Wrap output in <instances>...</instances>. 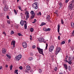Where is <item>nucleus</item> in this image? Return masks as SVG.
Wrapping results in <instances>:
<instances>
[{"mask_svg": "<svg viewBox=\"0 0 74 74\" xmlns=\"http://www.w3.org/2000/svg\"><path fill=\"white\" fill-rule=\"evenodd\" d=\"M69 58L68 59V60L69 61H67V59H66L64 60L65 62V63H67V62L68 63H69V64L71 65V64H72V62H71V61L72 60H73V59H74V58H73V57L72 56H69Z\"/></svg>", "mask_w": 74, "mask_h": 74, "instance_id": "1", "label": "nucleus"}, {"mask_svg": "<svg viewBox=\"0 0 74 74\" xmlns=\"http://www.w3.org/2000/svg\"><path fill=\"white\" fill-rule=\"evenodd\" d=\"M37 49L39 52V53H40V54H42V55H44V53H43V49H41L40 48L37 47Z\"/></svg>", "mask_w": 74, "mask_h": 74, "instance_id": "2", "label": "nucleus"}, {"mask_svg": "<svg viewBox=\"0 0 74 74\" xmlns=\"http://www.w3.org/2000/svg\"><path fill=\"white\" fill-rule=\"evenodd\" d=\"M37 2H36L34 3L32 5V7L33 8H35V10L37 9L38 6H37Z\"/></svg>", "mask_w": 74, "mask_h": 74, "instance_id": "3", "label": "nucleus"}, {"mask_svg": "<svg viewBox=\"0 0 74 74\" xmlns=\"http://www.w3.org/2000/svg\"><path fill=\"white\" fill-rule=\"evenodd\" d=\"M74 7V5H72V4H70L68 6V9L70 10V11H71L73 8Z\"/></svg>", "mask_w": 74, "mask_h": 74, "instance_id": "4", "label": "nucleus"}, {"mask_svg": "<svg viewBox=\"0 0 74 74\" xmlns=\"http://www.w3.org/2000/svg\"><path fill=\"white\" fill-rule=\"evenodd\" d=\"M62 50V49H61V48L60 47H57V49H56V55L58 54V53H59L60 51Z\"/></svg>", "mask_w": 74, "mask_h": 74, "instance_id": "5", "label": "nucleus"}, {"mask_svg": "<svg viewBox=\"0 0 74 74\" xmlns=\"http://www.w3.org/2000/svg\"><path fill=\"white\" fill-rule=\"evenodd\" d=\"M22 58V55L20 54L18 56H17L16 57V58L17 60H19Z\"/></svg>", "mask_w": 74, "mask_h": 74, "instance_id": "6", "label": "nucleus"}, {"mask_svg": "<svg viewBox=\"0 0 74 74\" xmlns=\"http://www.w3.org/2000/svg\"><path fill=\"white\" fill-rule=\"evenodd\" d=\"M22 46L24 48H26L27 47V43L25 42H23L22 43Z\"/></svg>", "mask_w": 74, "mask_h": 74, "instance_id": "7", "label": "nucleus"}, {"mask_svg": "<svg viewBox=\"0 0 74 74\" xmlns=\"http://www.w3.org/2000/svg\"><path fill=\"white\" fill-rule=\"evenodd\" d=\"M8 9V7L7 6V5H6L5 6V7L3 8V10L5 12H6Z\"/></svg>", "mask_w": 74, "mask_h": 74, "instance_id": "8", "label": "nucleus"}, {"mask_svg": "<svg viewBox=\"0 0 74 74\" xmlns=\"http://www.w3.org/2000/svg\"><path fill=\"white\" fill-rule=\"evenodd\" d=\"M54 48V46H51L50 48H49V52H52V51L53 50Z\"/></svg>", "mask_w": 74, "mask_h": 74, "instance_id": "9", "label": "nucleus"}, {"mask_svg": "<svg viewBox=\"0 0 74 74\" xmlns=\"http://www.w3.org/2000/svg\"><path fill=\"white\" fill-rule=\"evenodd\" d=\"M11 45H13V47H15V41L14 40H12L11 42Z\"/></svg>", "mask_w": 74, "mask_h": 74, "instance_id": "10", "label": "nucleus"}, {"mask_svg": "<svg viewBox=\"0 0 74 74\" xmlns=\"http://www.w3.org/2000/svg\"><path fill=\"white\" fill-rule=\"evenodd\" d=\"M63 66L64 67V69H65V70H67L68 69L67 65L66 64H63Z\"/></svg>", "mask_w": 74, "mask_h": 74, "instance_id": "11", "label": "nucleus"}, {"mask_svg": "<svg viewBox=\"0 0 74 74\" xmlns=\"http://www.w3.org/2000/svg\"><path fill=\"white\" fill-rule=\"evenodd\" d=\"M50 19H51L50 16L48 15L47 17V19L48 22H49V21H50Z\"/></svg>", "mask_w": 74, "mask_h": 74, "instance_id": "12", "label": "nucleus"}, {"mask_svg": "<svg viewBox=\"0 0 74 74\" xmlns=\"http://www.w3.org/2000/svg\"><path fill=\"white\" fill-rule=\"evenodd\" d=\"M2 53L4 54V53H6V50L4 49V48H3L2 50Z\"/></svg>", "mask_w": 74, "mask_h": 74, "instance_id": "13", "label": "nucleus"}, {"mask_svg": "<svg viewBox=\"0 0 74 74\" xmlns=\"http://www.w3.org/2000/svg\"><path fill=\"white\" fill-rule=\"evenodd\" d=\"M24 21L23 20H21L20 22V24L21 26H23L24 25Z\"/></svg>", "mask_w": 74, "mask_h": 74, "instance_id": "14", "label": "nucleus"}, {"mask_svg": "<svg viewBox=\"0 0 74 74\" xmlns=\"http://www.w3.org/2000/svg\"><path fill=\"white\" fill-rule=\"evenodd\" d=\"M38 40L40 42H44V40L42 38H40L38 39Z\"/></svg>", "mask_w": 74, "mask_h": 74, "instance_id": "15", "label": "nucleus"}, {"mask_svg": "<svg viewBox=\"0 0 74 74\" xmlns=\"http://www.w3.org/2000/svg\"><path fill=\"white\" fill-rule=\"evenodd\" d=\"M26 69L27 70H30L31 69L30 66H27L26 67Z\"/></svg>", "mask_w": 74, "mask_h": 74, "instance_id": "16", "label": "nucleus"}, {"mask_svg": "<svg viewBox=\"0 0 74 74\" xmlns=\"http://www.w3.org/2000/svg\"><path fill=\"white\" fill-rule=\"evenodd\" d=\"M4 5H7V2L3 0L2 1Z\"/></svg>", "mask_w": 74, "mask_h": 74, "instance_id": "17", "label": "nucleus"}, {"mask_svg": "<svg viewBox=\"0 0 74 74\" xmlns=\"http://www.w3.org/2000/svg\"><path fill=\"white\" fill-rule=\"evenodd\" d=\"M71 27H72V28H73H73H74V23L73 22H72L71 23Z\"/></svg>", "mask_w": 74, "mask_h": 74, "instance_id": "18", "label": "nucleus"}, {"mask_svg": "<svg viewBox=\"0 0 74 74\" xmlns=\"http://www.w3.org/2000/svg\"><path fill=\"white\" fill-rule=\"evenodd\" d=\"M60 25H58V33H59V34H60L59 33L60 32Z\"/></svg>", "mask_w": 74, "mask_h": 74, "instance_id": "19", "label": "nucleus"}, {"mask_svg": "<svg viewBox=\"0 0 74 74\" xmlns=\"http://www.w3.org/2000/svg\"><path fill=\"white\" fill-rule=\"evenodd\" d=\"M59 6H60L59 8H62V6H63V4L61 3H60L59 4Z\"/></svg>", "mask_w": 74, "mask_h": 74, "instance_id": "20", "label": "nucleus"}, {"mask_svg": "<svg viewBox=\"0 0 74 74\" xmlns=\"http://www.w3.org/2000/svg\"><path fill=\"white\" fill-rule=\"evenodd\" d=\"M46 25V23H45L42 22L41 23V24L40 25V26H44V25Z\"/></svg>", "mask_w": 74, "mask_h": 74, "instance_id": "21", "label": "nucleus"}, {"mask_svg": "<svg viewBox=\"0 0 74 74\" xmlns=\"http://www.w3.org/2000/svg\"><path fill=\"white\" fill-rule=\"evenodd\" d=\"M33 57H30L28 59V60L29 61H31V60H33Z\"/></svg>", "mask_w": 74, "mask_h": 74, "instance_id": "22", "label": "nucleus"}, {"mask_svg": "<svg viewBox=\"0 0 74 74\" xmlns=\"http://www.w3.org/2000/svg\"><path fill=\"white\" fill-rule=\"evenodd\" d=\"M74 0H73L70 3V4L72 5H74Z\"/></svg>", "mask_w": 74, "mask_h": 74, "instance_id": "23", "label": "nucleus"}, {"mask_svg": "<svg viewBox=\"0 0 74 74\" xmlns=\"http://www.w3.org/2000/svg\"><path fill=\"white\" fill-rule=\"evenodd\" d=\"M27 23H25L24 24V27L25 29H27Z\"/></svg>", "mask_w": 74, "mask_h": 74, "instance_id": "24", "label": "nucleus"}, {"mask_svg": "<svg viewBox=\"0 0 74 74\" xmlns=\"http://www.w3.org/2000/svg\"><path fill=\"white\" fill-rule=\"evenodd\" d=\"M51 28H46V32H48V31H51Z\"/></svg>", "mask_w": 74, "mask_h": 74, "instance_id": "25", "label": "nucleus"}, {"mask_svg": "<svg viewBox=\"0 0 74 74\" xmlns=\"http://www.w3.org/2000/svg\"><path fill=\"white\" fill-rule=\"evenodd\" d=\"M34 16H35V13H34V15H32V16H31V18L32 19H33L34 18Z\"/></svg>", "mask_w": 74, "mask_h": 74, "instance_id": "26", "label": "nucleus"}, {"mask_svg": "<svg viewBox=\"0 0 74 74\" xmlns=\"http://www.w3.org/2000/svg\"><path fill=\"white\" fill-rule=\"evenodd\" d=\"M30 31L31 32H33V31H34V29H33V28H31L30 29Z\"/></svg>", "mask_w": 74, "mask_h": 74, "instance_id": "27", "label": "nucleus"}, {"mask_svg": "<svg viewBox=\"0 0 74 74\" xmlns=\"http://www.w3.org/2000/svg\"><path fill=\"white\" fill-rule=\"evenodd\" d=\"M18 70H15V71H14V73H16V74H18Z\"/></svg>", "mask_w": 74, "mask_h": 74, "instance_id": "28", "label": "nucleus"}, {"mask_svg": "<svg viewBox=\"0 0 74 74\" xmlns=\"http://www.w3.org/2000/svg\"><path fill=\"white\" fill-rule=\"evenodd\" d=\"M6 56L7 57H8V58H9V59H11V57L10 56L8 55V54H6Z\"/></svg>", "mask_w": 74, "mask_h": 74, "instance_id": "29", "label": "nucleus"}, {"mask_svg": "<svg viewBox=\"0 0 74 74\" xmlns=\"http://www.w3.org/2000/svg\"><path fill=\"white\" fill-rule=\"evenodd\" d=\"M69 67V69L68 70H69V71H71V67H70V66H68Z\"/></svg>", "mask_w": 74, "mask_h": 74, "instance_id": "30", "label": "nucleus"}, {"mask_svg": "<svg viewBox=\"0 0 74 74\" xmlns=\"http://www.w3.org/2000/svg\"><path fill=\"white\" fill-rule=\"evenodd\" d=\"M18 8L19 10H20L21 11H23V10H22V9H21V6H18Z\"/></svg>", "mask_w": 74, "mask_h": 74, "instance_id": "31", "label": "nucleus"}, {"mask_svg": "<svg viewBox=\"0 0 74 74\" xmlns=\"http://www.w3.org/2000/svg\"><path fill=\"white\" fill-rule=\"evenodd\" d=\"M14 11L15 15H16L17 14V12H16V10H15V9H14Z\"/></svg>", "mask_w": 74, "mask_h": 74, "instance_id": "32", "label": "nucleus"}, {"mask_svg": "<svg viewBox=\"0 0 74 74\" xmlns=\"http://www.w3.org/2000/svg\"><path fill=\"white\" fill-rule=\"evenodd\" d=\"M31 14H32V15H34V11L32 10L31 12Z\"/></svg>", "mask_w": 74, "mask_h": 74, "instance_id": "33", "label": "nucleus"}, {"mask_svg": "<svg viewBox=\"0 0 74 74\" xmlns=\"http://www.w3.org/2000/svg\"><path fill=\"white\" fill-rule=\"evenodd\" d=\"M61 22L62 23V24H64V21H63V19H61Z\"/></svg>", "mask_w": 74, "mask_h": 74, "instance_id": "34", "label": "nucleus"}, {"mask_svg": "<svg viewBox=\"0 0 74 74\" xmlns=\"http://www.w3.org/2000/svg\"><path fill=\"white\" fill-rule=\"evenodd\" d=\"M27 13V15H29V12L28 11H26L25 13V14Z\"/></svg>", "mask_w": 74, "mask_h": 74, "instance_id": "35", "label": "nucleus"}, {"mask_svg": "<svg viewBox=\"0 0 74 74\" xmlns=\"http://www.w3.org/2000/svg\"><path fill=\"white\" fill-rule=\"evenodd\" d=\"M12 65H11L10 66V70H12Z\"/></svg>", "mask_w": 74, "mask_h": 74, "instance_id": "36", "label": "nucleus"}, {"mask_svg": "<svg viewBox=\"0 0 74 74\" xmlns=\"http://www.w3.org/2000/svg\"><path fill=\"white\" fill-rule=\"evenodd\" d=\"M39 73H42V70H41V69H40L39 70Z\"/></svg>", "mask_w": 74, "mask_h": 74, "instance_id": "37", "label": "nucleus"}, {"mask_svg": "<svg viewBox=\"0 0 74 74\" xmlns=\"http://www.w3.org/2000/svg\"><path fill=\"white\" fill-rule=\"evenodd\" d=\"M65 44V41H62L61 43V44Z\"/></svg>", "mask_w": 74, "mask_h": 74, "instance_id": "38", "label": "nucleus"}, {"mask_svg": "<svg viewBox=\"0 0 74 74\" xmlns=\"http://www.w3.org/2000/svg\"><path fill=\"white\" fill-rule=\"evenodd\" d=\"M14 33V32L13 31H12L10 33L11 34H13Z\"/></svg>", "mask_w": 74, "mask_h": 74, "instance_id": "39", "label": "nucleus"}, {"mask_svg": "<svg viewBox=\"0 0 74 74\" xmlns=\"http://www.w3.org/2000/svg\"><path fill=\"white\" fill-rule=\"evenodd\" d=\"M46 46L45 49H47L48 48V44L47 43L46 44Z\"/></svg>", "mask_w": 74, "mask_h": 74, "instance_id": "40", "label": "nucleus"}, {"mask_svg": "<svg viewBox=\"0 0 74 74\" xmlns=\"http://www.w3.org/2000/svg\"><path fill=\"white\" fill-rule=\"evenodd\" d=\"M46 29H47V28H43V30L44 31H45V32H46Z\"/></svg>", "mask_w": 74, "mask_h": 74, "instance_id": "41", "label": "nucleus"}, {"mask_svg": "<svg viewBox=\"0 0 74 74\" xmlns=\"http://www.w3.org/2000/svg\"><path fill=\"white\" fill-rule=\"evenodd\" d=\"M29 15H27L26 16V19H27L28 18H29Z\"/></svg>", "mask_w": 74, "mask_h": 74, "instance_id": "42", "label": "nucleus"}, {"mask_svg": "<svg viewBox=\"0 0 74 74\" xmlns=\"http://www.w3.org/2000/svg\"><path fill=\"white\" fill-rule=\"evenodd\" d=\"M3 34H5V36H6V33H5V32H3Z\"/></svg>", "mask_w": 74, "mask_h": 74, "instance_id": "43", "label": "nucleus"}, {"mask_svg": "<svg viewBox=\"0 0 74 74\" xmlns=\"http://www.w3.org/2000/svg\"><path fill=\"white\" fill-rule=\"evenodd\" d=\"M19 68L20 70H22V69H23V67H22V66L19 67Z\"/></svg>", "mask_w": 74, "mask_h": 74, "instance_id": "44", "label": "nucleus"}, {"mask_svg": "<svg viewBox=\"0 0 74 74\" xmlns=\"http://www.w3.org/2000/svg\"><path fill=\"white\" fill-rule=\"evenodd\" d=\"M36 47V46L34 45L32 46V48H34H34H35Z\"/></svg>", "mask_w": 74, "mask_h": 74, "instance_id": "45", "label": "nucleus"}, {"mask_svg": "<svg viewBox=\"0 0 74 74\" xmlns=\"http://www.w3.org/2000/svg\"><path fill=\"white\" fill-rule=\"evenodd\" d=\"M74 30L73 32L72 33V34H73V36H74Z\"/></svg>", "mask_w": 74, "mask_h": 74, "instance_id": "46", "label": "nucleus"}, {"mask_svg": "<svg viewBox=\"0 0 74 74\" xmlns=\"http://www.w3.org/2000/svg\"><path fill=\"white\" fill-rule=\"evenodd\" d=\"M58 40H60V36H58Z\"/></svg>", "mask_w": 74, "mask_h": 74, "instance_id": "47", "label": "nucleus"}, {"mask_svg": "<svg viewBox=\"0 0 74 74\" xmlns=\"http://www.w3.org/2000/svg\"><path fill=\"white\" fill-rule=\"evenodd\" d=\"M7 23H9V24H10V21H7Z\"/></svg>", "mask_w": 74, "mask_h": 74, "instance_id": "48", "label": "nucleus"}, {"mask_svg": "<svg viewBox=\"0 0 74 74\" xmlns=\"http://www.w3.org/2000/svg\"><path fill=\"white\" fill-rule=\"evenodd\" d=\"M21 34L19 33H18L17 34L18 35V36H21Z\"/></svg>", "mask_w": 74, "mask_h": 74, "instance_id": "49", "label": "nucleus"}, {"mask_svg": "<svg viewBox=\"0 0 74 74\" xmlns=\"http://www.w3.org/2000/svg\"><path fill=\"white\" fill-rule=\"evenodd\" d=\"M67 58H68V56H66L65 59L66 60V59H67Z\"/></svg>", "mask_w": 74, "mask_h": 74, "instance_id": "50", "label": "nucleus"}, {"mask_svg": "<svg viewBox=\"0 0 74 74\" xmlns=\"http://www.w3.org/2000/svg\"><path fill=\"white\" fill-rule=\"evenodd\" d=\"M27 72H28V71L26 70H25V73H27Z\"/></svg>", "mask_w": 74, "mask_h": 74, "instance_id": "51", "label": "nucleus"}, {"mask_svg": "<svg viewBox=\"0 0 74 74\" xmlns=\"http://www.w3.org/2000/svg\"><path fill=\"white\" fill-rule=\"evenodd\" d=\"M33 54L32 53H31L30 54V56H33Z\"/></svg>", "mask_w": 74, "mask_h": 74, "instance_id": "52", "label": "nucleus"}, {"mask_svg": "<svg viewBox=\"0 0 74 74\" xmlns=\"http://www.w3.org/2000/svg\"><path fill=\"white\" fill-rule=\"evenodd\" d=\"M69 0H66L65 2L66 3H67L69 1Z\"/></svg>", "mask_w": 74, "mask_h": 74, "instance_id": "53", "label": "nucleus"}, {"mask_svg": "<svg viewBox=\"0 0 74 74\" xmlns=\"http://www.w3.org/2000/svg\"><path fill=\"white\" fill-rule=\"evenodd\" d=\"M7 19L10 18L9 17V16H7Z\"/></svg>", "mask_w": 74, "mask_h": 74, "instance_id": "54", "label": "nucleus"}, {"mask_svg": "<svg viewBox=\"0 0 74 74\" xmlns=\"http://www.w3.org/2000/svg\"><path fill=\"white\" fill-rule=\"evenodd\" d=\"M39 15H41V12H40L39 13Z\"/></svg>", "mask_w": 74, "mask_h": 74, "instance_id": "55", "label": "nucleus"}, {"mask_svg": "<svg viewBox=\"0 0 74 74\" xmlns=\"http://www.w3.org/2000/svg\"><path fill=\"white\" fill-rule=\"evenodd\" d=\"M2 66H0V70H1L2 69Z\"/></svg>", "mask_w": 74, "mask_h": 74, "instance_id": "56", "label": "nucleus"}, {"mask_svg": "<svg viewBox=\"0 0 74 74\" xmlns=\"http://www.w3.org/2000/svg\"><path fill=\"white\" fill-rule=\"evenodd\" d=\"M71 41V40L70 39H69L68 40V42H70Z\"/></svg>", "mask_w": 74, "mask_h": 74, "instance_id": "57", "label": "nucleus"}, {"mask_svg": "<svg viewBox=\"0 0 74 74\" xmlns=\"http://www.w3.org/2000/svg\"><path fill=\"white\" fill-rule=\"evenodd\" d=\"M24 22H25V23H27V22H26V21H24Z\"/></svg>", "mask_w": 74, "mask_h": 74, "instance_id": "58", "label": "nucleus"}, {"mask_svg": "<svg viewBox=\"0 0 74 74\" xmlns=\"http://www.w3.org/2000/svg\"><path fill=\"white\" fill-rule=\"evenodd\" d=\"M5 67H7V68L8 67V65H5Z\"/></svg>", "mask_w": 74, "mask_h": 74, "instance_id": "59", "label": "nucleus"}, {"mask_svg": "<svg viewBox=\"0 0 74 74\" xmlns=\"http://www.w3.org/2000/svg\"><path fill=\"white\" fill-rule=\"evenodd\" d=\"M34 22H36V21H37V20H36V19H34Z\"/></svg>", "mask_w": 74, "mask_h": 74, "instance_id": "60", "label": "nucleus"}, {"mask_svg": "<svg viewBox=\"0 0 74 74\" xmlns=\"http://www.w3.org/2000/svg\"><path fill=\"white\" fill-rule=\"evenodd\" d=\"M48 66H49V65H50V66H51V64H47Z\"/></svg>", "mask_w": 74, "mask_h": 74, "instance_id": "61", "label": "nucleus"}, {"mask_svg": "<svg viewBox=\"0 0 74 74\" xmlns=\"http://www.w3.org/2000/svg\"><path fill=\"white\" fill-rule=\"evenodd\" d=\"M16 28L18 29V25H16Z\"/></svg>", "mask_w": 74, "mask_h": 74, "instance_id": "62", "label": "nucleus"}, {"mask_svg": "<svg viewBox=\"0 0 74 74\" xmlns=\"http://www.w3.org/2000/svg\"><path fill=\"white\" fill-rule=\"evenodd\" d=\"M32 38H30V40H32Z\"/></svg>", "mask_w": 74, "mask_h": 74, "instance_id": "63", "label": "nucleus"}, {"mask_svg": "<svg viewBox=\"0 0 74 74\" xmlns=\"http://www.w3.org/2000/svg\"><path fill=\"white\" fill-rule=\"evenodd\" d=\"M60 74H63V73H59Z\"/></svg>", "mask_w": 74, "mask_h": 74, "instance_id": "64", "label": "nucleus"}]
</instances>
